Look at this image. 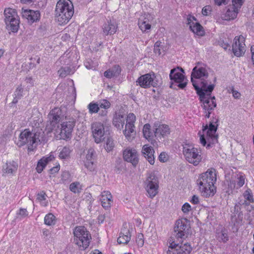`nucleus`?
I'll return each instance as SVG.
<instances>
[{
    "label": "nucleus",
    "instance_id": "f257e3e1",
    "mask_svg": "<svg viewBox=\"0 0 254 254\" xmlns=\"http://www.w3.org/2000/svg\"><path fill=\"white\" fill-rule=\"evenodd\" d=\"M208 76L207 69L204 67L196 66L192 69L191 82L196 92L204 90L209 93L213 90L215 86L214 84H209L207 86L209 83H211V82L206 80Z\"/></svg>",
    "mask_w": 254,
    "mask_h": 254
},
{
    "label": "nucleus",
    "instance_id": "f03ea898",
    "mask_svg": "<svg viewBox=\"0 0 254 254\" xmlns=\"http://www.w3.org/2000/svg\"><path fill=\"white\" fill-rule=\"evenodd\" d=\"M73 6L69 0H59L55 8V19L59 24H65L73 16Z\"/></svg>",
    "mask_w": 254,
    "mask_h": 254
},
{
    "label": "nucleus",
    "instance_id": "7ed1b4c3",
    "mask_svg": "<svg viewBox=\"0 0 254 254\" xmlns=\"http://www.w3.org/2000/svg\"><path fill=\"white\" fill-rule=\"evenodd\" d=\"M74 243L80 250L87 249L90 244L91 236L89 232L83 226L76 227L74 230Z\"/></svg>",
    "mask_w": 254,
    "mask_h": 254
},
{
    "label": "nucleus",
    "instance_id": "20e7f679",
    "mask_svg": "<svg viewBox=\"0 0 254 254\" xmlns=\"http://www.w3.org/2000/svg\"><path fill=\"white\" fill-rule=\"evenodd\" d=\"M183 152L186 159L194 166L198 165L202 160L201 155L198 149L191 144H184Z\"/></svg>",
    "mask_w": 254,
    "mask_h": 254
},
{
    "label": "nucleus",
    "instance_id": "39448f33",
    "mask_svg": "<svg viewBox=\"0 0 254 254\" xmlns=\"http://www.w3.org/2000/svg\"><path fill=\"white\" fill-rule=\"evenodd\" d=\"M184 70L179 67L172 69L169 74L170 79L171 80V83L170 86L173 88L174 83L178 84V86L181 89L185 88L188 83V80L183 74Z\"/></svg>",
    "mask_w": 254,
    "mask_h": 254
},
{
    "label": "nucleus",
    "instance_id": "423d86ee",
    "mask_svg": "<svg viewBox=\"0 0 254 254\" xmlns=\"http://www.w3.org/2000/svg\"><path fill=\"white\" fill-rule=\"evenodd\" d=\"M190 226L186 218L178 220L175 224L174 231L176 233V237L179 241L188 237L190 233Z\"/></svg>",
    "mask_w": 254,
    "mask_h": 254
},
{
    "label": "nucleus",
    "instance_id": "0eeeda50",
    "mask_svg": "<svg viewBox=\"0 0 254 254\" xmlns=\"http://www.w3.org/2000/svg\"><path fill=\"white\" fill-rule=\"evenodd\" d=\"M199 97V100L202 104L203 109L204 113L207 111H212L214 110L216 107V103L215 101V98L214 96H211V92H206L204 90L199 91L196 92Z\"/></svg>",
    "mask_w": 254,
    "mask_h": 254
},
{
    "label": "nucleus",
    "instance_id": "6e6552de",
    "mask_svg": "<svg viewBox=\"0 0 254 254\" xmlns=\"http://www.w3.org/2000/svg\"><path fill=\"white\" fill-rule=\"evenodd\" d=\"M216 182V174L214 169H211L202 173L197 181L199 186H214Z\"/></svg>",
    "mask_w": 254,
    "mask_h": 254
},
{
    "label": "nucleus",
    "instance_id": "1a4fd4ad",
    "mask_svg": "<svg viewBox=\"0 0 254 254\" xmlns=\"http://www.w3.org/2000/svg\"><path fill=\"white\" fill-rule=\"evenodd\" d=\"M75 123L76 121L73 118L65 117L64 121L61 124L60 134L63 139L70 138Z\"/></svg>",
    "mask_w": 254,
    "mask_h": 254
},
{
    "label": "nucleus",
    "instance_id": "9d476101",
    "mask_svg": "<svg viewBox=\"0 0 254 254\" xmlns=\"http://www.w3.org/2000/svg\"><path fill=\"white\" fill-rule=\"evenodd\" d=\"M136 121L135 116L133 113H129L127 118V124L124 133L128 140H131L135 135L134 123Z\"/></svg>",
    "mask_w": 254,
    "mask_h": 254
},
{
    "label": "nucleus",
    "instance_id": "9b49d317",
    "mask_svg": "<svg viewBox=\"0 0 254 254\" xmlns=\"http://www.w3.org/2000/svg\"><path fill=\"white\" fill-rule=\"evenodd\" d=\"M245 41L244 37L242 35L234 38L232 50L234 54L237 57H240L245 53L246 51Z\"/></svg>",
    "mask_w": 254,
    "mask_h": 254
},
{
    "label": "nucleus",
    "instance_id": "f8f14e48",
    "mask_svg": "<svg viewBox=\"0 0 254 254\" xmlns=\"http://www.w3.org/2000/svg\"><path fill=\"white\" fill-rule=\"evenodd\" d=\"M91 128L95 142L99 143L102 142L105 138V128L103 125L101 123L96 122L92 125Z\"/></svg>",
    "mask_w": 254,
    "mask_h": 254
},
{
    "label": "nucleus",
    "instance_id": "ddd939ff",
    "mask_svg": "<svg viewBox=\"0 0 254 254\" xmlns=\"http://www.w3.org/2000/svg\"><path fill=\"white\" fill-rule=\"evenodd\" d=\"M154 74L147 73L140 76L136 80V85L141 87L147 88L151 86L155 87L157 83L154 81Z\"/></svg>",
    "mask_w": 254,
    "mask_h": 254
},
{
    "label": "nucleus",
    "instance_id": "4468645a",
    "mask_svg": "<svg viewBox=\"0 0 254 254\" xmlns=\"http://www.w3.org/2000/svg\"><path fill=\"white\" fill-rule=\"evenodd\" d=\"M170 134V128L165 124L155 123L154 126V137L158 140H162L163 138Z\"/></svg>",
    "mask_w": 254,
    "mask_h": 254
},
{
    "label": "nucleus",
    "instance_id": "2eb2a0df",
    "mask_svg": "<svg viewBox=\"0 0 254 254\" xmlns=\"http://www.w3.org/2000/svg\"><path fill=\"white\" fill-rule=\"evenodd\" d=\"M217 126L213 124V123H210L209 128L206 127L203 129V132L206 131L207 139L208 142L207 147H209L211 143L214 144L217 142L218 135L216 134Z\"/></svg>",
    "mask_w": 254,
    "mask_h": 254
},
{
    "label": "nucleus",
    "instance_id": "dca6fc26",
    "mask_svg": "<svg viewBox=\"0 0 254 254\" xmlns=\"http://www.w3.org/2000/svg\"><path fill=\"white\" fill-rule=\"evenodd\" d=\"M62 114V110L59 108H55L50 111L48 115V118L50 123V129L51 130H53L61 121Z\"/></svg>",
    "mask_w": 254,
    "mask_h": 254
},
{
    "label": "nucleus",
    "instance_id": "f3484780",
    "mask_svg": "<svg viewBox=\"0 0 254 254\" xmlns=\"http://www.w3.org/2000/svg\"><path fill=\"white\" fill-rule=\"evenodd\" d=\"M187 20L190 29L193 33L200 36L204 35V32L202 26L198 22H193V21H196L194 16L189 15Z\"/></svg>",
    "mask_w": 254,
    "mask_h": 254
},
{
    "label": "nucleus",
    "instance_id": "a211bd4d",
    "mask_svg": "<svg viewBox=\"0 0 254 254\" xmlns=\"http://www.w3.org/2000/svg\"><path fill=\"white\" fill-rule=\"evenodd\" d=\"M21 14L22 16L27 19L28 21L31 23L37 22L40 19V13L38 10L35 11L22 8Z\"/></svg>",
    "mask_w": 254,
    "mask_h": 254
},
{
    "label": "nucleus",
    "instance_id": "6ab92c4d",
    "mask_svg": "<svg viewBox=\"0 0 254 254\" xmlns=\"http://www.w3.org/2000/svg\"><path fill=\"white\" fill-rule=\"evenodd\" d=\"M123 156L125 160L131 163L135 166L138 162L137 151L134 149H127L124 151Z\"/></svg>",
    "mask_w": 254,
    "mask_h": 254
},
{
    "label": "nucleus",
    "instance_id": "aec40b11",
    "mask_svg": "<svg viewBox=\"0 0 254 254\" xmlns=\"http://www.w3.org/2000/svg\"><path fill=\"white\" fill-rule=\"evenodd\" d=\"M25 144L31 145L33 147L34 141L32 139V133L27 130H24L19 135V142L17 144L21 146Z\"/></svg>",
    "mask_w": 254,
    "mask_h": 254
},
{
    "label": "nucleus",
    "instance_id": "412c9836",
    "mask_svg": "<svg viewBox=\"0 0 254 254\" xmlns=\"http://www.w3.org/2000/svg\"><path fill=\"white\" fill-rule=\"evenodd\" d=\"M150 18V15L149 14H144L139 18L138 25L140 29L143 32H147V30L151 29Z\"/></svg>",
    "mask_w": 254,
    "mask_h": 254
},
{
    "label": "nucleus",
    "instance_id": "4be33fe9",
    "mask_svg": "<svg viewBox=\"0 0 254 254\" xmlns=\"http://www.w3.org/2000/svg\"><path fill=\"white\" fill-rule=\"evenodd\" d=\"M118 29V25L117 23L111 20L108 21L105 23L102 27L104 34L105 35H111L114 34Z\"/></svg>",
    "mask_w": 254,
    "mask_h": 254
},
{
    "label": "nucleus",
    "instance_id": "5701e85b",
    "mask_svg": "<svg viewBox=\"0 0 254 254\" xmlns=\"http://www.w3.org/2000/svg\"><path fill=\"white\" fill-rule=\"evenodd\" d=\"M100 200L102 205L105 208L110 207L112 200V195L110 191H104L101 195Z\"/></svg>",
    "mask_w": 254,
    "mask_h": 254
},
{
    "label": "nucleus",
    "instance_id": "b1692460",
    "mask_svg": "<svg viewBox=\"0 0 254 254\" xmlns=\"http://www.w3.org/2000/svg\"><path fill=\"white\" fill-rule=\"evenodd\" d=\"M239 9L232 5L228 8L226 13L222 16V18L225 20L234 19L237 17Z\"/></svg>",
    "mask_w": 254,
    "mask_h": 254
},
{
    "label": "nucleus",
    "instance_id": "393cba45",
    "mask_svg": "<svg viewBox=\"0 0 254 254\" xmlns=\"http://www.w3.org/2000/svg\"><path fill=\"white\" fill-rule=\"evenodd\" d=\"M199 190L202 195L205 197L213 196L216 192V188L214 186H199Z\"/></svg>",
    "mask_w": 254,
    "mask_h": 254
},
{
    "label": "nucleus",
    "instance_id": "a878e982",
    "mask_svg": "<svg viewBox=\"0 0 254 254\" xmlns=\"http://www.w3.org/2000/svg\"><path fill=\"white\" fill-rule=\"evenodd\" d=\"M113 124L117 128L121 129L125 124L124 115L121 113L116 112L113 119Z\"/></svg>",
    "mask_w": 254,
    "mask_h": 254
},
{
    "label": "nucleus",
    "instance_id": "bb28decb",
    "mask_svg": "<svg viewBox=\"0 0 254 254\" xmlns=\"http://www.w3.org/2000/svg\"><path fill=\"white\" fill-rule=\"evenodd\" d=\"M130 240V235L128 229L124 228L122 229L120 236L118 238V242L119 244H126Z\"/></svg>",
    "mask_w": 254,
    "mask_h": 254
},
{
    "label": "nucleus",
    "instance_id": "cd10ccee",
    "mask_svg": "<svg viewBox=\"0 0 254 254\" xmlns=\"http://www.w3.org/2000/svg\"><path fill=\"white\" fill-rule=\"evenodd\" d=\"M121 72V68L118 65H116L112 68L105 71L104 76L108 78H111L119 76Z\"/></svg>",
    "mask_w": 254,
    "mask_h": 254
},
{
    "label": "nucleus",
    "instance_id": "c85d7f7f",
    "mask_svg": "<svg viewBox=\"0 0 254 254\" xmlns=\"http://www.w3.org/2000/svg\"><path fill=\"white\" fill-rule=\"evenodd\" d=\"M17 167L18 165L15 161L6 162L3 166V170L4 173L12 174L16 171Z\"/></svg>",
    "mask_w": 254,
    "mask_h": 254
},
{
    "label": "nucleus",
    "instance_id": "c756f323",
    "mask_svg": "<svg viewBox=\"0 0 254 254\" xmlns=\"http://www.w3.org/2000/svg\"><path fill=\"white\" fill-rule=\"evenodd\" d=\"M6 29L12 32H16L19 28V21L18 18H14L9 21L5 22Z\"/></svg>",
    "mask_w": 254,
    "mask_h": 254
},
{
    "label": "nucleus",
    "instance_id": "7c9ffc66",
    "mask_svg": "<svg viewBox=\"0 0 254 254\" xmlns=\"http://www.w3.org/2000/svg\"><path fill=\"white\" fill-rule=\"evenodd\" d=\"M32 139L34 141V143L38 142L42 143L46 142V137L45 135L44 132L42 129H38L32 135Z\"/></svg>",
    "mask_w": 254,
    "mask_h": 254
},
{
    "label": "nucleus",
    "instance_id": "2f4dec72",
    "mask_svg": "<svg viewBox=\"0 0 254 254\" xmlns=\"http://www.w3.org/2000/svg\"><path fill=\"white\" fill-rule=\"evenodd\" d=\"M145 189L147 192L148 196L152 198L158 192L159 185H144Z\"/></svg>",
    "mask_w": 254,
    "mask_h": 254
},
{
    "label": "nucleus",
    "instance_id": "473e14b6",
    "mask_svg": "<svg viewBox=\"0 0 254 254\" xmlns=\"http://www.w3.org/2000/svg\"><path fill=\"white\" fill-rule=\"evenodd\" d=\"M54 158L52 156L41 159L38 162L37 166L36 167L37 171L38 173H40L43 170V169L46 166L47 163L51 161Z\"/></svg>",
    "mask_w": 254,
    "mask_h": 254
},
{
    "label": "nucleus",
    "instance_id": "72a5a7b5",
    "mask_svg": "<svg viewBox=\"0 0 254 254\" xmlns=\"http://www.w3.org/2000/svg\"><path fill=\"white\" fill-rule=\"evenodd\" d=\"M4 14L5 16V22L9 21V20L13 19L14 18H18V15L16 10L12 8H8L5 9Z\"/></svg>",
    "mask_w": 254,
    "mask_h": 254
},
{
    "label": "nucleus",
    "instance_id": "f704fd0d",
    "mask_svg": "<svg viewBox=\"0 0 254 254\" xmlns=\"http://www.w3.org/2000/svg\"><path fill=\"white\" fill-rule=\"evenodd\" d=\"M178 254H190L191 251V247L188 243L181 244L180 246H179L178 244V247H177Z\"/></svg>",
    "mask_w": 254,
    "mask_h": 254
},
{
    "label": "nucleus",
    "instance_id": "c9c22d12",
    "mask_svg": "<svg viewBox=\"0 0 254 254\" xmlns=\"http://www.w3.org/2000/svg\"><path fill=\"white\" fill-rule=\"evenodd\" d=\"M159 185V180L154 173L148 174L144 182V185Z\"/></svg>",
    "mask_w": 254,
    "mask_h": 254
},
{
    "label": "nucleus",
    "instance_id": "e433bc0d",
    "mask_svg": "<svg viewBox=\"0 0 254 254\" xmlns=\"http://www.w3.org/2000/svg\"><path fill=\"white\" fill-rule=\"evenodd\" d=\"M74 72V70L69 66L62 67L58 71L59 76L62 78H64L68 75L72 74Z\"/></svg>",
    "mask_w": 254,
    "mask_h": 254
},
{
    "label": "nucleus",
    "instance_id": "4c0bfd02",
    "mask_svg": "<svg viewBox=\"0 0 254 254\" xmlns=\"http://www.w3.org/2000/svg\"><path fill=\"white\" fill-rule=\"evenodd\" d=\"M143 134L145 138L148 140H152L154 136V132L150 131V126L148 124H145L143 128Z\"/></svg>",
    "mask_w": 254,
    "mask_h": 254
},
{
    "label": "nucleus",
    "instance_id": "58836bf2",
    "mask_svg": "<svg viewBox=\"0 0 254 254\" xmlns=\"http://www.w3.org/2000/svg\"><path fill=\"white\" fill-rule=\"evenodd\" d=\"M170 246L169 250H168L167 254H178L177 247H178V244H176L171 238L169 240Z\"/></svg>",
    "mask_w": 254,
    "mask_h": 254
},
{
    "label": "nucleus",
    "instance_id": "ea45409f",
    "mask_svg": "<svg viewBox=\"0 0 254 254\" xmlns=\"http://www.w3.org/2000/svg\"><path fill=\"white\" fill-rule=\"evenodd\" d=\"M71 149L69 147L64 146L59 153V157L62 159H65L70 157Z\"/></svg>",
    "mask_w": 254,
    "mask_h": 254
},
{
    "label": "nucleus",
    "instance_id": "a19ab883",
    "mask_svg": "<svg viewBox=\"0 0 254 254\" xmlns=\"http://www.w3.org/2000/svg\"><path fill=\"white\" fill-rule=\"evenodd\" d=\"M44 222L46 225L50 226L56 223V217L52 213L47 214L44 218Z\"/></svg>",
    "mask_w": 254,
    "mask_h": 254
},
{
    "label": "nucleus",
    "instance_id": "79ce46f5",
    "mask_svg": "<svg viewBox=\"0 0 254 254\" xmlns=\"http://www.w3.org/2000/svg\"><path fill=\"white\" fill-rule=\"evenodd\" d=\"M115 143L113 139L110 137H108L104 145L105 149L108 152H109L113 149Z\"/></svg>",
    "mask_w": 254,
    "mask_h": 254
},
{
    "label": "nucleus",
    "instance_id": "37998d69",
    "mask_svg": "<svg viewBox=\"0 0 254 254\" xmlns=\"http://www.w3.org/2000/svg\"><path fill=\"white\" fill-rule=\"evenodd\" d=\"M69 189L74 193H79L81 190V186L79 182H75L70 185Z\"/></svg>",
    "mask_w": 254,
    "mask_h": 254
},
{
    "label": "nucleus",
    "instance_id": "c03bdc74",
    "mask_svg": "<svg viewBox=\"0 0 254 254\" xmlns=\"http://www.w3.org/2000/svg\"><path fill=\"white\" fill-rule=\"evenodd\" d=\"M95 152L93 148H90L87 150V153L86 155V159L85 161H95Z\"/></svg>",
    "mask_w": 254,
    "mask_h": 254
},
{
    "label": "nucleus",
    "instance_id": "a18cd8bd",
    "mask_svg": "<svg viewBox=\"0 0 254 254\" xmlns=\"http://www.w3.org/2000/svg\"><path fill=\"white\" fill-rule=\"evenodd\" d=\"M88 109L90 114L96 113L99 110V105L95 103H90L88 105Z\"/></svg>",
    "mask_w": 254,
    "mask_h": 254
},
{
    "label": "nucleus",
    "instance_id": "49530a36",
    "mask_svg": "<svg viewBox=\"0 0 254 254\" xmlns=\"http://www.w3.org/2000/svg\"><path fill=\"white\" fill-rule=\"evenodd\" d=\"M84 65L86 68L88 69H95L98 65L97 63L94 62L91 60L89 59L87 60L84 63Z\"/></svg>",
    "mask_w": 254,
    "mask_h": 254
},
{
    "label": "nucleus",
    "instance_id": "de8ad7c7",
    "mask_svg": "<svg viewBox=\"0 0 254 254\" xmlns=\"http://www.w3.org/2000/svg\"><path fill=\"white\" fill-rule=\"evenodd\" d=\"M84 166L90 172H93L96 168L94 161H84Z\"/></svg>",
    "mask_w": 254,
    "mask_h": 254
},
{
    "label": "nucleus",
    "instance_id": "09e8293b",
    "mask_svg": "<svg viewBox=\"0 0 254 254\" xmlns=\"http://www.w3.org/2000/svg\"><path fill=\"white\" fill-rule=\"evenodd\" d=\"M162 46L160 41H157L154 46V52L156 55H160L162 53Z\"/></svg>",
    "mask_w": 254,
    "mask_h": 254
},
{
    "label": "nucleus",
    "instance_id": "8fccbe9b",
    "mask_svg": "<svg viewBox=\"0 0 254 254\" xmlns=\"http://www.w3.org/2000/svg\"><path fill=\"white\" fill-rule=\"evenodd\" d=\"M217 237L220 241L223 242H226L228 240V234L224 230H222L220 232L217 233Z\"/></svg>",
    "mask_w": 254,
    "mask_h": 254
},
{
    "label": "nucleus",
    "instance_id": "3c124183",
    "mask_svg": "<svg viewBox=\"0 0 254 254\" xmlns=\"http://www.w3.org/2000/svg\"><path fill=\"white\" fill-rule=\"evenodd\" d=\"M46 194L44 192H41L39 193L37 195V199L39 200L42 205L47 206V202H45L44 201L46 200Z\"/></svg>",
    "mask_w": 254,
    "mask_h": 254
},
{
    "label": "nucleus",
    "instance_id": "603ef678",
    "mask_svg": "<svg viewBox=\"0 0 254 254\" xmlns=\"http://www.w3.org/2000/svg\"><path fill=\"white\" fill-rule=\"evenodd\" d=\"M244 197L250 202H253V196L250 189H247L243 194Z\"/></svg>",
    "mask_w": 254,
    "mask_h": 254
},
{
    "label": "nucleus",
    "instance_id": "864d4df0",
    "mask_svg": "<svg viewBox=\"0 0 254 254\" xmlns=\"http://www.w3.org/2000/svg\"><path fill=\"white\" fill-rule=\"evenodd\" d=\"M154 150H152L151 152H149L147 155H145L144 157L146 158L149 163L153 165L154 163Z\"/></svg>",
    "mask_w": 254,
    "mask_h": 254
},
{
    "label": "nucleus",
    "instance_id": "5fc2aeb1",
    "mask_svg": "<svg viewBox=\"0 0 254 254\" xmlns=\"http://www.w3.org/2000/svg\"><path fill=\"white\" fill-rule=\"evenodd\" d=\"M23 92V88L22 86H19L15 91V98L13 100V102H17V101L16 100V98H20L22 96V93Z\"/></svg>",
    "mask_w": 254,
    "mask_h": 254
},
{
    "label": "nucleus",
    "instance_id": "6e6d98bb",
    "mask_svg": "<svg viewBox=\"0 0 254 254\" xmlns=\"http://www.w3.org/2000/svg\"><path fill=\"white\" fill-rule=\"evenodd\" d=\"M153 149L152 147L150 146H149L148 145L145 144L143 145L142 147V152L144 154V155H147V154H148L149 151V152H151Z\"/></svg>",
    "mask_w": 254,
    "mask_h": 254
},
{
    "label": "nucleus",
    "instance_id": "4d7b16f0",
    "mask_svg": "<svg viewBox=\"0 0 254 254\" xmlns=\"http://www.w3.org/2000/svg\"><path fill=\"white\" fill-rule=\"evenodd\" d=\"M182 210L185 214H188L191 210V206L189 203H185L182 207Z\"/></svg>",
    "mask_w": 254,
    "mask_h": 254
},
{
    "label": "nucleus",
    "instance_id": "13d9d810",
    "mask_svg": "<svg viewBox=\"0 0 254 254\" xmlns=\"http://www.w3.org/2000/svg\"><path fill=\"white\" fill-rule=\"evenodd\" d=\"M136 243L139 246L142 247L144 244L143 235L142 234H139L136 239Z\"/></svg>",
    "mask_w": 254,
    "mask_h": 254
},
{
    "label": "nucleus",
    "instance_id": "bf43d9fd",
    "mask_svg": "<svg viewBox=\"0 0 254 254\" xmlns=\"http://www.w3.org/2000/svg\"><path fill=\"white\" fill-rule=\"evenodd\" d=\"M110 103L106 100H103L102 102L100 103V107L101 108H104L105 109H108L110 107Z\"/></svg>",
    "mask_w": 254,
    "mask_h": 254
},
{
    "label": "nucleus",
    "instance_id": "052dcab7",
    "mask_svg": "<svg viewBox=\"0 0 254 254\" xmlns=\"http://www.w3.org/2000/svg\"><path fill=\"white\" fill-rule=\"evenodd\" d=\"M232 5L240 9L243 3V0H232Z\"/></svg>",
    "mask_w": 254,
    "mask_h": 254
},
{
    "label": "nucleus",
    "instance_id": "680f3d73",
    "mask_svg": "<svg viewBox=\"0 0 254 254\" xmlns=\"http://www.w3.org/2000/svg\"><path fill=\"white\" fill-rule=\"evenodd\" d=\"M159 159L161 162H165L168 159V155L165 152H162L159 156Z\"/></svg>",
    "mask_w": 254,
    "mask_h": 254
},
{
    "label": "nucleus",
    "instance_id": "e2e57ef3",
    "mask_svg": "<svg viewBox=\"0 0 254 254\" xmlns=\"http://www.w3.org/2000/svg\"><path fill=\"white\" fill-rule=\"evenodd\" d=\"M211 7L209 5L204 6L202 9V14L203 15L207 16L209 14V12L211 11Z\"/></svg>",
    "mask_w": 254,
    "mask_h": 254
},
{
    "label": "nucleus",
    "instance_id": "0e129e2a",
    "mask_svg": "<svg viewBox=\"0 0 254 254\" xmlns=\"http://www.w3.org/2000/svg\"><path fill=\"white\" fill-rule=\"evenodd\" d=\"M238 181L237 182V185L238 188H240L242 187L245 184V178L243 176L240 175L238 178Z\"/></svg>",
    "mask_w": 254,
    "mask_h": 254
},
{
    "label": "nucleus",
    "instance_id": "69168bd1",
    "mask_svg": "<svg viewBox=\"0 0 254 254\" xmlns=\"http://www.w3.org/2000/svg\"><path fill=\"white\" fill-rule=\"evenodd\" d=\"M18 214L22 217L27 216V211L26 209L21 208L19 210Z\"/></svg>",
    "mask_w": 254,
    "mask_h": 254
},
{
    "label": "nucleus",
    "instance_id": "338daca9",
    "mask_svg": "<svg viewBox=\"0 0 254 254\" xmlns=\"http://www.w3.org/2000/svg\"><path fill=\"white\" fill-rule=\"evenodd\" d=\"M190 202L194 204H196L198 203V202H199L198 196H197V195H193L192 196Z\"/></svg>",
    "mask_w": 254,
    "mask_h": 254
},
{
    "label": "nucleus",
    "instance_id": "774afa93",
    "mask_svg": "<svg viewBox=\"0 0 254 254\" xmlns=\"http://www.w3.org/2000/svg\"><path fill=\"white\" fill-rule=\"evenodd\" d=\"M60 170V165H57L50 170L51 174L57 173Z\"/></svg>",
    "mask_w": 254,
    "mask_h": 254
}]
</instances>
